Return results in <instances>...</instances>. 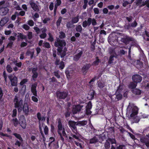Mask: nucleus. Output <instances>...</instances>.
<instances>
[{
    "label": "nucleus",
    "instance_id": "1",
    "mask_svg": "<svg viewBox=\"0 0 149 149\" xmlns=\"http://www.w3.org/2000/svg\"><path fill=\"white\" fill-rule=\"evenodd\" d=\"M13 102L14 107L17 109L18 113H21L22 110L25 116H27L29 115V109L27 102H25L23 104V100L21 99L19 100L18 97L16 95L15 96Z\"/></svg>",
    "mask_w": 149,
    "mask_h": 149
},
{
    "label": "nucleus",
    "instance_id": "2",
    "mask_svg": "<svg viewBox=\"0 0 149 149\" xmlns=\"http://www.w3.org/2000/svg\"><path fill=\"white\" fill-rule=\"evenodd\" d=\"M66 43L65 40H62L58 43H54V46L58 47L57 51L58 53V55H60L61 57L63 58L66 55L67 48L65 47Z\"/></svg>",
    "mask_w": 149,
    "mask_h": 149
},
{
    "label": "nucleus",
    "instance_id": "3",
    "mask_svg": "<svg viewBox=\"0 0 149 149\" xmlns=\"http://www.w3.org/2000/svg\"><path fill=\"white\" fill-rule=\"evenodd\" d=\"M33 29L37 34L40 33V31H41L42 33L39 35V37L41 39H44L46 37L47 34L46 32L47 29L46 27H43L40 29L38 27L36 26L34 27Z\"/></svg>",
    "mask_w": 149,
    "mask_h": 149
},
{
    "label": "nucleus",
    "instance_id": "4",
    "mask_svg": "<svg viewBox=\"0 0 149 149\" xmlns=\"http://www.w3.org/2000/svg\"><path fill=\"white\" fill-rule=\"evenodd\" d=\"M91 24L93 26L96 25L97 24L95 19L89 17L87 21L86 20L82 22V25L83 27L86 28L87 26H89Z\"/></svg>",
    "mask_w": 149,
    "mask_h": 149
},
{
    "label": "nucleus",
    "instance_id": "5",
    "mask_svg": "<svg viewBox=\"0 0 149 149\" xmlns=\"http://www.w3.org/2000/svg\"><path fill=\"white\" fill-rule=\"evenodd\" d=\"M117 42H119L120 41L127 44L131 41H134V39L131 37L126 36L123 38H121L120 37H118L116 39Z\"/></svg>",
    "mask_w": 149,
    "mask_h": 149
},
{
    "label": "nucleus",
    "instance_id": "6",
    "mask_svg": "<svg viewBox=\"0 0 149 149\" xmlns=\"http://www.w3.org/2000/svg\"><path fill=\"white\" fill-rule=\"evenodd\" d=\"M68 94V92L67 91L66 92L58 91L56 93L57 98L59 100L65 99L67 97Z\"/></svg>",
    "mask_w": 149,
    "mask_h": 149
},
{
    "label": "nucleus",
    "instance_id": "7",
    "mask_svg": "<svg viewBox=\"0 0 149 149\" xmlns=\"http://www.w3.org/2000/svg\"><path fill=\"white\" fill-rule=\"evenodd\" d=\"M15 137L18 139L19 141L17 139H15V145L16 146H17L19 147L21 146V143L23 142V140L21 136L18 134L17 133H14L13 134Z\"/></svg>",
    "mask_w": 149,
    "mask_h": 149
},
{
    "label": "nucleus",
    "instance_id": "8",
    "mask_svg": "<svg viewBox=\"0 0 149 149\" xmlns=\"http://www.w3.org/2000/svg\"><path fill=\"white\" fill-rule=\"evenodd\" d=\"M19 124L23 129H25L26 126V120L23 115H21L19 118Z\"/></svg>",
    "mask_w": 149,
    "mask_h": 149
},
{
    "label": "nucleus",
    "instance_id": "9",
    "mask_svg": "<svg viewBox=\"0 0 149 149\" xmlns=\"http://www.w3.org/2000/svg\"><path fill=\"white\" fill-rule=\"evenodd\" d=\"M68 124L69 127L73 132H77V128L76 126L77 125V122L70 120L68 122Z\"/></svg>",
    "mask_w": 149,
    "mask_h": 149
},
{
    "label": "nucleus",
    "instance_id": "10",
    "mask_svg": "<svg viewBox=\"0 0 149 149\" xmlns=\"http://www.w3.org/2000/svg\"><path fill=\"white\" fill-rule=\"evenodd\" d=\"M31 69L32 70V72L33 73L32 75V78L33 80L35 81H36V79L38 77V73L37 72V68H32ZM31 68H29V71H30Z\"/></svg>",
    "mask_w": 149,
    "mask_h": 149
},
{
    "label": "nucleus",
    "instance_id": "11",
    "mask_svg": "<svg viewBox=\"0 0 149 149\" xmlns=\"http://www.w3.org/2000/svg\"><path fill=\"white\" fill-rule=\"evenodd\" d=\"M91 66V65L90 63H86L81 68V72L83 74L86 75L88 70L90 69Z\"/></svg>",
    "mask_w": 149,
    "mask_h": 149
},
{
    "label": "nucleus",
    "instance_id": "12",
    "mask_svg": "<svg viewBox=\"0 0 149 149\" xmlns=\"http://www.w3.org/2000/svg\"><path fill=\"white\" fill-rule=\"evenodd\" d=\"M132 79L134 82L137 83L141 82L142 77L139 74H135L132 76Z\"/></svg>",
    "mask_w": 149,
    "mask_h": 149
},
{
    "label": "nucleus",
    "instance_id": "13",
    "mask_svg": "<svg viewBox=\"0 0 149 149\" xmlns=\"http://www.w3.org/2000/svg\"><path fill=\"white\" fill-rule=\"evenodd\" d=\"M83 107V106L79 104L75 105L72 110L73 113L75 114L80 111Z\"/></svg>",
    "mask_w": 149,
    "mask_h": 149
},
{
    "label": "nucleus",
    "instance_id": "14",
    "mask_svg": "<svg viewBox=\"0 0 149 149\" xmlns=\"http://www.w3.org/2000/svg\"><path fill=\"white\" fill-rule=\"evenodd\" d=\"M37 86V83L35 82L32 84L31 88V91L34 96H37V91L36 88Z\"/></svg>",
    "mask_w": 149,
    "mask_h": 149
},
{
    "label": "nucleus",
    "instance_id": "15",
    "mask_svg": "<svg viewBox=\"0 0 149 149\" xmlns=\"http://www.w3.org/2000/svg\"><path fill=\"white\" fill-rule=\"evenodd\" d=\"M29 3L31 8L34 11L37 12H38L39 11V9L38 5L36 4L34 1L31 0L29 2Z\"/></svg>",
    "mask_w": 149,
    "mask_h": 149
},
{
    "label": "nucleus",
    "instance_id": "16",
    "mask_svg": "<svg viewBox=\"0 0 149 149\" xmlns=\"http://www.w3.org/2000/svg\"><path fill=\"white\" fill-rule=\"evenodd\" d=\"M9 9L6 7H1L0 8V15L3 16L6 15L9 11Z\"/></svg>",
    "mask_w": 149,
    "mask_h": 149
},
{
    "label": "nucleus",
    "instance_id": "17",
    "mask_svg": "<svg viewBox=\"0 0 149 149\" xmlns=\"http://www.w3.org/2000/svg\"><path fill=\"white\" fill-rule=\"evenodd\" d=\"M11 85L12 86H17V85L18 79L15 76H14L13 79L10 81Z\"/></svg>",
    "mask_w": 149,
    "mask_h": 149
},
{
    "label": "nucleus",
    "instance_id": "18",
    "mask_svg": "<svg viewBox=\"0 0 149 149\" xmlns=\"http://www.w3.org/2000/svg\"><path fill=\"white\" fill-rule=\"evenodd\" d=\"M132 108V113L130 114V116L131 117H133L137 114L138 109L136 106H134Z\"/></svg>",
    "mask_w": 149,
    "mask_h": 149
},
{
    "label": "nucleus",
    "instance_id": "19",
    "mask_svg": "<svg viewBox=\"0 0 149 149\" xmlns=\"http://www.w3.org/2000/svg\"><path fill=\"white\" fill-rule=\"evenodd\" d=\"M58 125L57 127L58 130H57V132H61V131L63 129V126L61 122V119L58 118Z\"/></svg>",
    "mask_w": 149,
    "mask_h": 149
},
{
    "label": "nucleus",
    "instance_id": "20",
    "mask_svg": "<svg viewBox=\"0 0 149 149\" xmlns=\"http://www.w3.org/2000/svg\"><path fill=\"white\" fill-rule=\"evenodd\" d=\"M83 53V52L81 51L79 53L76 54L74 57V60L76 61H78L81 56Z\"/></svg>",
    "mask_w": 149,
    "mask_h": 149
},
{
    "label": "nucleus",
    "instance_id": "21",
    "mask_svg": "<svg viewBox=\"0 0 149 149\" xmlns=\"http://www.w3.org/2000/svg\"><path fill=\"white\" fill-rule=\"evenodd\" d=\"M98 87L100 89H102L105 86V83L100 80L98 81L97 83Z\"/></svg>",
    "mask_w": 149,
    "mask_h": 149
},
{
    "label": "nucleus",
    "instance_id": "22",
    "mask_svg": "<svg viewBox=\"0 0 149 149\" xmlns=\"http://www.w3.org/2000/svg\"><path fill=\"white\" fill-rule=\"evenodd\" d=\"M115 95L116 96V99L117 100V101H119L122 98L123 95L121 93L116 91Z\"/></svg>",
    "mask_w": 149,
    "mask_h": 149
},
{
    "label": "nucleus",
    "instance_id": "23",
    "mask_svg": "<svg viewBox=\"0 0 149 149\" xmlns=\"http://www.w3.org/2000/svg\"><path fill=\"white\" fill-rule=\"evenodd\" d=\"M8 22L7 18L6 17L2 18L0 21V25L2 26H3L5 24L7 23Z\"/></svg>",
    "mask_w": 149,
    "mask_h": 149
},
{
    "label": "nucleus",
    "instance_id": "24",
    "mask_svg": "<svg viewBox=\"0 0 149 149\" xmlns=\"http://www.w3.org/2000/svg\"><path fill=\"white\" fill-rule=\"evenodd\" d=\"M146 5V6L148 8H149V0H146L145 1H143L139 5V7L140 8Z\"/></svg>",
    "mask_w": 149,
    "mask_h": 149
},
{
    "label": "nucleus",
    "instance_id": "25",
    "mask_svg": "<svg viewBox=\"0 0 149 149\" xmlns=\"http://www.w3.org/2000/svg\"><path fill=\"white\" fill-rule=\"evenodd\" d=\"M99 140L95 136L89 139V143L90 144L95 143L97 142Z\"/></svg>",
    "mask_w": 149,
    "mask_h": 149
},
{
    "label": "nucleus",
    "instance_id": "26",
    "mask_svg": "<svg viewBox=\"0 0 149 149\" xmlns=\"http://www.w3.org/2000/svg\"><path fill=\"white\" fill-rule=\"evenodd\" d=\"M79 16L77 15L76 17H72L71 19V22L73 24L77 23L79 21Z\"/></svg>",
    "mask_w": 149,
    "mask_h": 149
},
{
    "label": "nucleus",
    "instance_id": "27",
    "mask_svg": "<svg viewBox=\"0 0 149 149\" xmlns=\"http://www.w3.org/2000/svg\"><path fill=\"white\" fill-rule=\"evenodd\" d=\"M101 62L100 60L99 59L98 56H97L95 58V60L93 62L91 65L94 66L98 65L99 63Z\"/></svg>",
    "mask_w": 149,
    "mask_h": 149
},
{
    "label": "nucleus",
    "instance_id": "28",
    "mask_svg": "<svg viewBox=\"0 0 149 149\" xmlns=\"http://www.w3.org/2000/svg\"><path fill=\"white\" fill-rule=\"evenodd\" d=\"M95 91L93 90L91 91L90 94H89L88 98H89L90 100H92L94 99V95L95 94Z\"/></svg>",
    "mask_w": 149,
    "mask_h": 149
},
{
    "label": "nucleus",
    "instance_id": "29",
    "mask_svg": "<svg viewBox=\"0 0 149 149\" xmlns=\"http://www.w3.org/2000/svg\"><path fill=\"white\" fill-rule=\"evenodd\" d=\"M149 140V139L147 138L145 136H141L140 138V141L142 143H146Z\"/></svg>",
    "mask_w": 149,
    "mask_h": 149
},
{
    "label": "nucleus",
    "instance_id": "30",
    "mask_svg": "<svg viewBox=\"0 0 149 149\" xmlns=\"http://www.w3.org/2000/svg\"><path fill=\"white\" fill-rule=\"evenodd\" d=\"M87 122L86 121L82 120L77 122V125L79 126H84L87 124Z\"/></svg>",
    "mask_w": 149,
    "mask_h": 149
},
{
    "label": "nucleus",
    "instance_id": "31",
    "mask_svg": "<svg viewBox=\"0 0 149 149\" xmlns=\"http://www.w3.org/2000/svg\"><path fill=\"white\" fill-rule=\"evenodd\" d=\"M133 93L136 95H140L141 93V91L139 89L135 88L133 90Z\"/></svg>",
    "mask_w": 149,
    "mask_h": 149
},
{
    "label": "nucleus",
    "instance_id": "32",
    "mask_svg": "<svg viewBox=\"0 0 149 149\" xmlns=\"http://www.w3.org/2000/svg\"><path fill=\"white\" fill-rule=\"evenodd\" d=\"M104 147L105 149H109L110 147V145L109 142L107 139L104 143Z\"/></svg>",
    "mask_w": 149,
    "mask_h": 149
},
{
    "label": "nucleus",
    "instance_id": "33",
    "mask_svg": "<svg viewBox=\"0 0 149 149\" xmlns=\"http://www.w3.org/2000/svg\"><path fill=\"white\" fill-rule=\"evenodd\" d=\"M12 121L13 122L14 126L15 127L17 126L19 123L18 120L16 118H13L12 119Z\"/></svg>",
    "mask_w": 149,
    "mask_h": 149
},
{
    "label": "nucleus",
    "instance_id": "34",
    "mask_svg": "<svg viewBox=\"0 0 149 149\" xmlns=\"http://www.w3.org/2000/svg\"><path fill=\"white\" fill-rule=\"evenodd\" d=\"M75 29L76 31L81 33L82 31V28L81 25H79L76 26Z\"/></svg>",
    "mask_w": 149,
    "mask_h": 149
},
{
    "label": "nucleus",
    "instance_id": "35",
    "mask_svg": "<svg viewBox=\"0 0 149 149\" xmlns=\"http://www.w3.org/2000/svg\"><path fill=\"white\" fill-rule=\"evenodd\" d=\"M62 17L61 16H60L57 21L56 23V26L58 27L61 24V23L62 21Z\"/></svg>",
    "mask_w": 149,
    "mask_h": 149
},
{
    "label": "nucleus",
    "instance_id": "36",
    "mask_svg": "<svg viewBox=\"0 0 149 149\" xmlns=\"http://www.w3.org/2000/svg\"><path fill=\"white\" fill-rule=\"evenodd\" d=\"M59 68L60 70L63 69L65 66L64 63L63 61H61L59 63Z\"/></svg>",
    "mask_w": 149,
    "mask_h": 149
},
{
    "label": "nucleus",
    "instance_id": "37",
    "mask_svg": "<svg viewBox=\"0 0 149 149\" xmlns=\"http://www.w3.org/2000/svg\"><path fill=\"white\" fill-rule=\"evenodd\" d=\"M137 83L135 84L134 83L132 82L129 85V87L131 89H133L135 88L136 86Z\"/></svg>",
    "mask_w": 149,
    "mask_h": 149
},
{
    "label": "nucleus",
    "instance_id": "38",
    "mask_svg": "<svg viewBox=\"0 0 149 149\" xmlns=\"http://www.w3.org/2000/svg\"><path fill=\"white\" fill-rule=\"evenodd\" d=\"M65 33L63 31L60 32V35L59 36V38L61 39L64 38L65 37Z\"/></svg>",
    "mask_w": 149,
    "mask_h": 149
},
{
    "label": "nucleus",
    "instance_id": "39",
    "mask_svg": "<svg viewBox=\"0 0 149 149\" xmlns=\"http://www.w3.org/2000/svg\"><path fill=\"white\" fill-rule=\"evenodd\" d=\"M6 70L9 73H11L13 71L12 68L10 65H8L6 66Z\"/></svg>",
    "mask_w": 149,
    "mask_h": 149
},
{
    "label": "nucleus",
    "instance_id": "40",
    "mask_svg": "<svg viewBox=\"0 0 149 149\" xmlns=\"http://www.w3.org/2000/svg\"><path fill=\"white\" fill-rule=\"evenodd\" d=\"M109 142H110L111 144H116V143L115 139L108 138L107 139Z\"/></svg>",
    "mask_w": 149,
    "mask_h": 149
},
{
    "label": "nucleus",
    "instance_id": "41",
    "mask_svg": "<svg viewBox=\"0 0 149 149\" xmlns=\"http://www.w3.org/2000/svg\"><path fill=\"white\" fill-rule=\"evenodd\" d=\"M17 110L16 109H15L13 110V113L12 115V116L13 118H15L17 116Z\"/></svg>",
    "mask_w": 149,
    "mask_h": 149
},
{
    "label": "nucleus",
    "instance_id": "42",
    "mask_svg": "<svg viewBox=\"0 0 149 149\" xmlns=\"http://www.w3.org/2000/svg\"><path fill=\"white\" fill-rule=\"evenodd\" d=\"M48 35L49 36V38L48 39V40L52 42L54 40V38L52 34L51 33H49Z\"/></svg>",
    "mask_w": 149,
    "mask_h": 149
},
{
    "label": "nucleus",
    "instance_id": "43",
    "mask_svg": "<svg viewBox=\"0 0 149 149\" xmlns=\"http://www.w3.org/2000/svg\"><path fill=\"white\" fill-rule=\"evenodd\" d=\"M54 74L58 79H59L60 78V76L59 74L58 70L54 72Z\"/></svg>",
    "mask_w": 149,
    "mask_h": 149
},
{
    "label": "nucleus",
    "instance_id": "44",
    "mask_svg": "<svg viewBox=\"0 0 149 149\" xmlns=\"http://www.w3.org/2000/svg\"><path fill=\"white\" fill-rule=\"evenodd\" d=\"M73 24L72 23L71 21L68 22L66 24V26L67 28L68 29H69L71 28V27H72Z\"/></svg>",
    "mask_w": 149,
    "mask_h": 149
},
{
    "label": "nucleus",
    "instance_id": "45",
    "mask_svg": "<svg viewBox=\"0 0 149 149\" xmlns=\"http://www.w3.org/2000/svg\"><path fill=\"white\" fill-rule=\"evenodd\" d=\"M14 63L15 65L16 66L18 67L19 68H20L22 65V63L20 62L19 63H17V61H15L14 62Z\"/></svg>",
    "mask_w": 149,
    "mask_h": 149
},
{
    "label": "nucleus",
    "instance_id": "46",
    "mask_svg": "<svg viewBox=\"0 0 149 149\" xmlns=\"http://www.w3.org/2000/svg\"><path fill=\"white\" fill-rule=\"evenodd\" d=\"M37 117L38 119L39 123L40 124V121L41 119V115L40 113L38 112L37 113Z\"/></svg>",
    "mask_w": 149,
    "mask_h": 149
},
{
    "label": "nucleus",
    "instance_id": "47",
    "mask_svg": "<svg viewBox=\"0 0 149 149\" xmlns=\"http://www.w3.org/2000/svg\"><path fill=\"white\" fill-rule=\"evenodd\" d=\"M43 46L46 48H49L50 47V45L49 42H46L44 43Z\"/></svg>",
    "mask_w": 149,
    "mask_h": 149
},
{
    "label": "nucleus",
    "instance_id": "48",
    "mask_svg": "<svg viewBox=\"0 0 149 149\" xmlns=\"http://www.w3.org/2000/svg\"><path fill=\"white\" fill-rule=\"evenodd\" d=\"M92 107V104L91 101H89L87 105L86 106V108L88 109H91Z\"/></svg>",
    "mask_w": 149,
    "mask_h": 149
},
{
    "label": "nucleus",
    "instance_id": "49",
    "mask_svg": "<svg viewBox=\"0 0 149 149\" xmlns=\"http://www.w3.org/2000/svg\"><path fill=\"white\" fill-rule=\"evenodd\" d=\"M28 39L29 40H31L33 38L32 32L31 31H29L27 34Z\"/></svg>",
    "mask_w": 149,
    "mask_h": 149
},
{
    "label": "nucleus",
    "instance_id": "50",
    "mask_svg": "<svg viewBox=\"0 0 149 149\" xmlns=\"http://www.w3.org/2000/svg\"><path fill=\"white\" fill-rule=\"evenodd\" d=\"M114 56L113 55H111L109 58L108 61V63L109 64H111L113 63V57Z\"/></svg>",
    "mask_w": 149,
    "mask_h": 149
},
{
    "label": "nucleus",
    "instance_id": "51",
    "mask_svg": "<svg viewBox=\"0 0 149 149\" xmlns=\"http://www.w3.org/2000/svg\"><path fill=\"white\" fill-rule=\"evenodd\" d=\"M27 24L31 26H33L34 25V22L33 20H30L27 22Z\"/></svg>",
    "mask_w": 149,
    "mask_h": 149
},
{
    "label": "nucleus",
    "instance_id": "52",
    "mask_svg": "<svg viewBox=\"0 0 149 149\" xmlns=\"http://www.w3.org/2000/svg\"><path fill=\"white\" fill-rule=\"evenodd\" d=\"M70 114V112L67 109L65 113V116L66 118L69 117Z\"/></svg>",
    "mask_w": 149,
    "mask_h": 149
},
{
    "label": "nucleus",
    "instance_id": "53",
    "mask_svg": "<svg viewBox=\"0 0 149 149\" xmlns=\"http://www.w3.org/2000/svg\"><path fill=\"white\" fill-rule=\"evenodd\" d=\"M28 80L26 79H23L20 82V84L21 86L24 85V84L27 82Z\"/></svg>",
    "mask_w": 149,
    "mask_h": 149
},
{
    "label": "nucleus",
    "instance_id": "54",
    "mask_svg": "<svg viewBox=\"0 0 149 149\" xmlns=\"http://www.w3.org/2000/svg\"><path fill=\"white\" fill-rule=\"evenodd\" d=\"M13 45V42L12 41H10V42L8 44L7 47H9L10 48H12Z\"/></svg>",
    "mask_w": 149,
    "mask_h": 149
},
{
    "label": "nucleus",
    "instance_id": "55",
    "mask_svg": "<svg viewBox=\"0 0 149 149\" xmlns=\"http://www.w3.org/2000/svg\"><path fill=\"white\" fill-rule=\"evenodd\" d=\"M123 90V89L122 86L120 85L118 87L116 91L121 93V92Z\"/></svg>",
    "mask_w": 149,
    "mask_h": 149
},
{
    "label": "nucleus",
    "instance_id": "56",
    "mask_svg": "<svg viewBox=\"0 0 149 149\" xmlns=\"http://www.w3.org/2000/svg\"><path fill=\"white\" fill-rule=\"evenodd\" d=\"M0 135L3 136H6L7 137H9V138H11L12 137L11 136L7 134H4L1 132H0Z\"/></svg>",
    "mask_w": 149,
    "mask_h": 149
},
{
    "label": "nucleus",
    "instance_id": "57",
    "mask_svg": "<svg viewBox=\"0 0 149 149\" xmlns=\"http://www.w3.org/2000/svg\"><path fill=\"white\" fill-rule=\"evenodd\" d=\"M22 28L26 30H28L30 29V27L29 26L26 24H24L22 26Z\"/></svg>",
    "mask_w": 149,
    "mask_h": 149
},
{
    "label": "nucleus",
    "instance_id": "58",
    "mask_svg": "<svg viewBox=\"0 0 149 149\" xmlns=\"http://www.w3.org/2000/svg\"><path fill=\"white\" fill-rule=\"evenodd\" d=\"M4 93L3 92L2 88L0 87V99L1 100L3 95Z\"/></svg>",
    "mask_w": 149,
    "mask_h": 149
},
{
    "label": "nucleus",
    "instance_id": "59",
    "mask_svg": "<svg viewBox=\"0 0 149 149\" xmlns=\"http://www.w3.org/2000/svg\"><path fill=\"white\" fill-rule=\"evenodd\" d=\"M50 79L51 80L49 81L50 83L52 82L53 83L54 82H57V80L54 77H53L52 78H50Z\"/></svg>",
    "mask_w": 149,
    "mask_h": 149
},
{
    "label": "nucleus",
    "instance_id": "60",
    "mask_svg": "<svg viewBox=\"0 0 149 149\" xmlns=\"http://www.w3.org/2000/svg\"><path fill=\"white\" fill-rule=\"evenodd\" d=\"M31 99L33 101L35 102H37L38 101V99L36 96H32L31 97Z\"/></svg>",
    "mask_w": 149,
    "mask_h": 149
},
{
    "label": "nucleus",
    "instance_id": "61",
    "mask_svg": "<svg viewBox=\"0 0 149 149\" xmlns=\"http://www.w3.org/2000/svg\"><path fill=\"white\" fill-rule=\"evenodd\" d=\"M48 128L47 126H45L44 128V132L45 135H47L48 134Z\"/></svg>",
    "mask_w": 149,
    "mask_h": 149
},
{
    "label": "nucleus",
    "instance_id": "62",
    "mask_svg": "<svg viewBox=\"0 0 149 149\" xmlns=\"http://www.w3.org/2000/svg\"><path fill=\"white\" fill-rule=\"evenodd\" d=\"M22 87L21 88V91H22V92L24 93L26 91V85H23L22 86Z\"/></svg>",
    "mask_w": 149,
    "mask_h": 149
},
{
    "label": "nucleus",
    "instance_id": "63",
    "mask_svg": "<svg viewBox=\"0 0 149 149\" xmlns=\"http://www.w3.org/2000/svg\"><path fill=\"white\" fill-rule=\"evenodd\" d=\"M117 149H125V146L124 145H120L116 148Z\"/></svg>",
    "mask_w": 149,
    "mask_h": 149
},
{
    "label": "nucleus",
    "instance_id": "64",
    "mask_svg": "<svg viewBox=\"0 0 149 149\" xmlns=\"http://www.w3.org/2000/svg\"><path fill=\"white\" fill-rule=\"evenodd\" d=\"M137 24L136 21V20H135L131 24L130 26L132 27H135L137 26Z\"/></svg>",
    "mask_w": 149,
    "mask_h": 149
}]
</instances>
